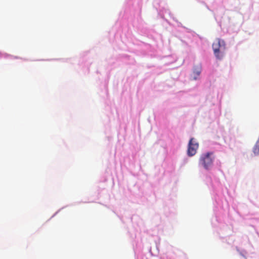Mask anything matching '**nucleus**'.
<instances>
[{
    "label": "nucleus",
    "instance_id": "obj_1",
    "mask_svg": "<svg viewBox=\"0 0 259 259\" xmlns=\"http://www.w3.org/2000/svg\"><path fill=\"white\" fill-rule=\"evenodd\" d=\"M212 47L215 57L218 59H222L225 55L226 49L225 41L220 38H217L213 42Z\"/></svg>",
    "mask_w": 259,
    "mask_h": 259
},
{
    "label": "nucleus",
    "instance_id": "obj_2",
    "mask_svg": "<svg viewBox=\"0 0 259 259\" xmlns=\"http://www.w3.org/2000/svg\"><path fill=\"white\" fill-rule=\"evenodd\" d=\"M214 159L212 152H207L201 155L199 159V164L205 169H209L212 165Z\"/></svg>",
    "mask_w": 259,
    "mask_h": 259
},
{
    "label": "nucleus",
    "instance_id": "obj_3",
    "mask_svg": "<svg viewBox=\"0 0 259 259\" xmlns=\"http://www.w3.org/2000/svg\"><path fill=\"white\" fill-rule=\"evenodd\" d=\"M198 147V143L196 142L194 138H191L188 143L187 150L188 155L190 157L194 156L196 153Z\"/></svg>",
    "mask_w": 259,
    "mask_h": 259
},
{
    "label": "nucleus",
    "instance_id": "obj_4",
    "mask_svg": "<svg viewBox=\"0 0 259 259\" xmlns=\"http://www.w3.org/2000/svg\"><path fill=\"white\" fill-rule=\"evenodd\" d=\"M201 73V68H196L193 70V73L191 75V80H196L198 78Z\"/></svg>",
    "mask_w": 259,
    "mask_h": 259
},
{
    "label": "nucleus",
    "instance_id": "obj_5",
    "mask_svg": "<svg viewBox=\"0 0 259 259\" xmlns=\"http://www.w3.org/2000/svg\"><path fill=\"white\" fill-rule=\"evenodd\" d=\"M253 153L255 155L259 154V141H257L253 148Z\"/></svg>",
    "mask_w": 259,
    "mask_h": 259
}]
</instances>
